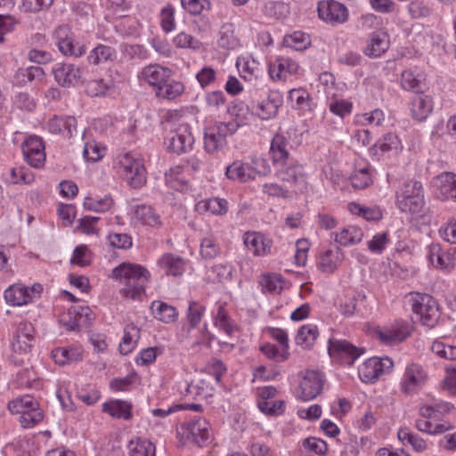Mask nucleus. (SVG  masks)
Segmentation results:
<instances>
[{"label": "nucleus", "instance_id": "nucleus-1", "mask_svg": "<svg viewBox=\"0 0 456 456\" xmlns=\"http://www.w3.org/2000/svg\"><path fill=\"white\" fill-rule=\"evenodd\" d=\"M230 112L234 118L230 121H215L204 129V149L211 155L217 154L226 149L228 137L232 136L238 129L248 123L252 114L248 107L242 104L234 105Z\"/></svg>", "mask_w": 456, "mask_h": 456}, {"label": "nucleus", "instance_id": "nucleus-2", "mask_svg": "<svg viewBox=\"0 0 456 456\" xmlns=\"http://www.w3.org/2000/svg\"><path fill=\"white\" fill-rule=\"evenodd\" d=\"M116 174L133 189L142 188L147 182V169L142 155L135 151L118 154L113 161Z\"/></svg>", "mask_w": 456, "mask_h": 456}, {"label": "nucleus", "instance_id": "nucleus-3", "mask_svg": "<svg viewBox=\"0 0 456 456\" xmlns=\"http://www.w3.org/2000/svg\"><path fill=\"white\" fill-rule=\"evenodd\" d=\"M395 206L412 217L420 216L425 206L422 183L416 180L404 182L395 191Z\"/></svg>", "mask_w": 456, "mask_h": 456}, {"label": "nucleus", "instance_id": "nucleus-4", "mask_svg": "<svg viewBox=\"0 0 456 456\" xmlns=\"http://www.w3.org/2000/svg\"><path fill=\"white\" fill-rule=\"evenodd\" d=\"M412 311L419 316L423 325L433 328L440 318L436 300L427 293H410Z\"/></svg>", "mask_w": 456, "mask_h": 456}, {"label": "nucleus", "instance_id": "nucleus-5", "mask_svg": "<svg viewBox=\"0 0 456 456\" xmlns=\"http://www.w3.org/2000/svg\"><path fill=\"white\" fill-rule=\"evenodd\" d=\"M254 163L260 168L257 169L241 160H235L226 167L225 175L232 181L248 183L254 180L256 175H266L271 172V167L265 159H258Z\"/></svg>", "mask_w": 456, "mask_h": 456}, {"label": "nucleus", "instance_id": "nucleus-6", "mask_svg": "<svg viewBox=\"0 0 456 456\" xmlns=\"http://www.w3.org/2000/svg\"><path fill=\"white\" fill-rule=\"evenodd\" d=\"M55 35L58 49L63 55L79 58L86 53V45L75 39L69 26L58 27Z\"/></svg>", "mask_w": 456, "mask_h": 456}, {"label": "nucleus", "instance_id": "nucleus-7", "mask_svg": "<svg viewBox=\"0 0 456 456\" xmlns=\"http://www.w3.org/2000/svg\"><path fill=\"white\" fill-rule=\"evenodd\" d=\"M299 63L288 56H278L268 63V75L273 82H285L299 73Z\"/></svg>", "mask_w": 456, "mask_h": 456}, {"label": "nucleus", "instance_id": "nucleus-8", "mask_svg": "<svg viewBox=\"0 0 456 456\" xmlns=\"http://www.w3.org/2000/svg\"><path fill=\"white\" fill-rule=\"evenodd\" d=\"M24 160L34 168L45 166L46 154L43 139L37 135L28 136L21 144Z\"/></svg>", "mask_w": 456, "mask_h": 456}, {"label": "nucleus", "instance_id": "nucleus-9", "mask_svg": "<svg viewBox=\"0 0 456 456\" xmlns=\"http://www.w3.org/2000/svg\"><path fill=\"white\" fill-rule=\"evenodd\" d=\"M318 17L331 25L343 24L349 17L346 6L335 0H322L317 5Z\"/></svg>", "mask_w": 456, "mask_h": 456}, {"label": "nucleus", "instance_id": "nucleus-10", "mask_svg": "<svg viewBox=\"0 0 456 456\" xmlns=\"http://www.w3.org/2000/svg\"><path fill=\"white\" fill-rule=\"evenodd\" d=\"M194 136L188 124L179 125L167 138L166 144L169 151L176 154L187 152L192 149Z\"/></svg>", "mask_w": 456, "mask_h": 456}, {"label": "nucleus", "instance_id": "nucleus-11", "mask_svg": "<svg viewBox=\"0 0 456 456\" xmlns=\"http://www.w3.org/2000/svg\"><path fill=\"white\" fill-rule=\"evenodd\" d=\"M324 378L319 371L306 370L299 383L297 396L302 401H310L322 390Z\"/></svg>", "mask_w": 456, "mask_h": 456}, {"label": "nucleus", "instance_id": "nucleus-12", "mask_svg": "<svg viewBox=\"0 0 456 456\" xmlns=\"http://www.w3.org/2000/svg\"><path fill=\"white\" fill-rule=\"evenodd\" d=\"M403 148V142L397 134L387 133L369 148V154L373 159L380 160L387 154H398Z\"/></svg>", "mask_w": 456, "mask_h": 456}, {"label": "nucleus", "instance_id": "nucleus-13", "mask_svg": "<svg viewBox=\"0 0 456 456\" xmlns=\"http://www.w3.org/2000/svg\"><path fill=\"white\" fill-rule=\"evenodd\" d=\"M178 434L199 446H203L210 438L209 423L205 419L197 418L183 424Z\"/></svg>", "mask_w": 456, "mask_h": 456}, {"label": "nucleus", "instance_id": "nucleus-14", "mask_svg": "<svg viewBox=\"0 0 456 456\" xmlns=\"http://www.w3.org/2000/svg\"><path fill=\"white\" fill-rule=\"evenodd\" d=\"M111 276L116 281H149L150 272L142 265L134 263H121L111 272Z\"/></svg>", "mask_w": 456, "mask_h": 456}, {"label": "nucleus", "instance_id": "nucleus-15", "mask_svg": "<svg viewBox=\"0 0 456 456\" xmlns=\"http://www.w3.org/2000/svg\"><path fill=\"white\" fill-rule=\"evenodd\" d=\"M55 81L63 87L76 86L83 83V70L71 63H56L53 68Z\"/></svg>", "mask_w": 456, "mask_h": 456}, {"label": "nucleus", "instance_id": "nucleus-16", "mask_svg": "<svg viewBox=\"0 0 456 456\" xmlns=\"http://www.w3.org/2000/svg\"><path fill=\"white\" fill-rule=\"evenodd\" d=\"M344 252L338 246L322 248L316 258L317 269L324 273H332L342 264Z\"/></svg>", "mask_w": 456, "mask_h": 456}, {"label": "nucleus", "instance_id": "nucleus-17", "mask_svg": "<svg viewBox=\"0 0 456 456\" xmlns=\"http://www.w3.org/2000/svg\"><path fill=\"white\" fill-rule=\"evenodd\" d=\"M393 365V361L389 357H372L364 362L359 369V375L362 381L373 382L383 373L390 371Z\"/></svg>", "mask_w": 456, "mask_h": 456}, {"label": "nucleus", "instance_id": "nucleus-18", "mask_svg": "<svg viewBox=\"0 0 456 456\" xmlns=\"http://www.w3.org/2000/svg\"><path fill=\"white\" fill-rule=\"evenodd\" d=\"M426 380L427 374L422 367L417 363H411L405 369L401 382L402 392L406 395L416 394L425 385Z\"/></svg>", "mask_w": 456, "mask_h": 456}, {"label": "nucleus", "instance_id": "nucleus-19", "mask_svg": "<svg viewBox=\"0 0 456 456\" xmlns=\"http://www.w3.org/2000/svg\"><path fill=\"white\" fill-rule=\"evenodd\" d=\"M363 353L362 348L353 346L346 340L330 339L329 354L331 357L351 365Z\"/></svg>", "mask_w": 456, "mask_h": 456}, {"label": "nucleus", "instance_id": "nucleus-20", "mask_svg": "<svg viewBox=\"0 0 456 456\" xmlns=\"http://www.w3.org/2000/svg\"><path fill=\"white\" fill-rule=\"evenodd\" d=\"M432 185L437 199L443 201L456 200V173H441L433 178Z\"/></svg>", "mask_w": 456, "mask_h": 456}, {"label": "nucleus", "instance_id": "nucleus-21", "mask_svg": "<svg viewBox=\"0 0 456 456\" xmlns=\"http://www.w3.org/2000/svg\"><path fill=\"white\" fill-rule=\"evenodd\" d=\"M173 75V70L159 64H150L144 67L140 78L152 86L156 92L166 84Z\"/></svg>", "mask_w": 456, "mask_h": 456}, {"label": "nucleus", "instance_id": "nucleus-22", "mask_svg": "<svg viewBox=\"0 0 456 456\" xmlns=\"http://www.w3.org/2000/svg\"><path fill=\"white\" fill-rule=\"evenodd\" d=\"M411 325L403 323L395 330L381 327H373L370 330V335L376 338L384 345H395L404 340L411 333Z\"/></svg>", "mask_w": 456, "mask_h": 456}, {"label": "nucleus", "instance_id": "nucleus-23", "mask_svg": "<svg viewBox=\"0 0 456 456\" xmlns=\"http://www.w3.org/2000/svg\"><path fill=\"white\" fill-rule=\"evenodd\" d=\"M243 241L250 252L255 256H265L271 252L272 240L256 232H247L243 235Z\"/></svg>", "mask_w": 456, "mask_h": 456}, {"label": "nucleus", "instance_id": "nucleus-24", "mask_svg": "<svg viewBox=\"0 0 456 456\" xmlns=\"http://www.w3.org/2000/svg\"><path fill=\"white\" fill-rule=\"evenodd\" d=\"M188 260L180 256L165 253L158 260V266L166 275L181 276L186 270Z\"/></svg>", "mask_w": 456, "mask_h": 456}, {"label": "nucleus", "instance_id": "nucleus-25", "mask_svg": "<svg viewBox=\"0 0 456 456\" xmlns=\"http://www.w3.org/2000/svg\"><path fill=\"white\" fill-rule=\"evenodd\" d=\"M42 287H8L4 293L7 303L23 305L29 303L36 293H40Z\"/></svg>", "mask_w": 456, "mask_h": 456}, {"label": "nucleus", "instance_id": "nucleus-26", "mask_svg": "<svg viewBox=\"0 0 456 456\" xmlns=\"http://www.w3.org/2000/svg\"><path fill=\"white\" fill-rule=\"evenodd\" d=\"M427 258L433 267L442 271H450L454 265L452 256L443 250L439 244H431L428 247Z\"/></svg>", "mask_w": 456, "mask_h": 456}, {"label": "nucleus", "instance_id": "nucleus-27", "mask_svg": "<svg viewBox=\"0 0 456 456\" xmlns=\"http://www.w3.org/2000/svg\"><path fill=\"white\" fill-rule=\"evenodd\" d=\"M388 48L389 35L386 30L379 29L370 35L364 53L367 56L377 58L386 53Z\"/></svg>", "mask_w": 456, "mask_h": 456}, {"label": "nucleus", "instance_id": "nucleus-28", "mask_svg": "<svg viewBox=\"0 0 456 456\" xmlns=\"http://www.w3.org/2000/svg\"><path fill=\"white\" fill-rule=\"evenodd\" d=\"M331 237L338 245L351 247L359 244L362 240L364 232L361 227L349 224L333 232Z\"/></svg>", "mask_w": 456, "mask_h": 456}, {"label": "nucleus", "instance_id": "nucleus-29", "mask_svg": "<svg viewBox=\"0 0 456 456\" xmlns=\"http://www.w3.org/2000/svg\"><path fill=\"white\" fill-rule=\"evenodd\" d=\"M228 209V201L219 197L201 200L195 204V210L200 215L224 216Z\"/></svg>", "mask_w": 456, "mask_h": 456}, {"label": "nucleus", "instance_id": "nucleus-30", "mask_svg": "<svg viewBox=\"0 0 456 456\" xmlns=\"http://www.w3.org/2000/svg\"><path fill=\"white\" fill-rule=\"evenodd\" d=\"M327 107L330 113L341 119L350 116L354 110V104L350 100L329 91L327 92Z\"/></svg>", "mask_w": 456, "mask_h": 456}, {"label": "nucleus", "instance_id": "nucleus-31", "mask_svg": "<svg viewBox=\"0 0 456 456\" xmlns=\"http://www.w3.org/2000/svg\"><path fill=\"white\" fill-rule=\"evenodd\" d=\"M83 207L89 211L103 213L111 211L115 207V201L110 194L102 196L89 193L83 201Z\"/></svg>", "mask_w": 456, "mask_h": 456}, {"label": "nucleus", "instance_id": "nucleus-32", "mask_svg": "<svg viewBox=\"0 0 456 456\" xmlns=\"http://www.w3.org/2000/svg\"><path fill=\"white\" fill-rule=\"evenodd\" d=\"M289 141L281 134H276L271 142L270 156L274 166L283 167L288 159L289 153L288 151Z\"/></svg>", "mask_w": 456, "mask_h": 456}, {"label": "nucleus", "instance_id": "nucleus-33", "mask_svg": "<svg viewBox=\"0 0 456 456\" xmlns=\"http://www.w3.org/2000/svg\"><path fill=\"white\" fill-rule=\"evenodd\" d=\"M46 127L52 134L66 133L70 136L77 129V119L73 116H53L46 123Z\"/></svg>", "mask_w": 456, "mask_h": 456}, {"label": "nucleus", "instance_id": "nucleus-34", "mask_svg": "<svg viewBox=\"0 0 456 456\" xmlns=\"http://www.w3.org/2000/svg\"><path fill=\"white\" fill-rule=\"evenodd\" d=\"M433 99L429 95L418 94L411 103L412 117L419 121L426 119L433 110Z\"/></svg>", "mask_w": 456, "mask_h": 456}, {"label": "nucleus", "instance_id": "nucleus-35", "mask_svg": "<svg viewBox=\"0 0 456 456\" xmlns=\"http://www.w3.org/2000/svg\"><path fill=\"white\" fill-rule=\"evenodd\" d=\"M281 105V99L277 94H268L265 100L258 102L256 107V113L261 119H270L273 118L279 107Z\"/></svg>", "mask_w": 456, "mask_h": 456}, {"label": "nucleus", "instance_id": "nucleus-36", "mask_svg": "<svg viewBox=\"0 0 456 456\" xmlns=\"http://www.w3.org/2000/svg\"><path fill=\"white\" fill-rule=\"evenodd\" d=\"M134 218L143 225L159 228L162 225L160 216L148 205H138L134 210Z\"/></svg>", "mask_w": 456, "mask_h": 456}, {"label": "nucleus", "instance_id": "nucleus-37", "mask_svg": "<svg viewBox=\"0 0 456 456\" xmlns=\"http://www.w3.org/2000/svg\"><path fill=\"white\" fill-rule=\"evenodd\" d=\"M373 173L374 170L370 164L355 168L349 177L352 186L357 190L370 187L373 183Z\"/></svg>", "mask_w": 456, "mask_h": 456}, {"label": "nucleus", "instance_id": "nucleus-38", "mask_svg": "<svg viewBox=\"0 0 456 456\" xmlns=\"http://www.w3.org/2000/svg\"><path fill=\"white\" fill-rule=\"evenodd\" d=\"M217 44L220 47L227 50H233L240 45V39L235 34L234 24L227 22L221 26Z\"/></svg>", "mask_w": 456, "mask_h": 456}, {"label": "nucleus", "instance_id": "nucleus-39", "mask_svg": "<svg viewBox=\"0 0 456 456\" xmlns=\"http://www.w3.org/2000/svg\"><path fill=\"white\" fill-rule=\"evenodd\" d=\"M165 179L167 184L173 190L184 191L188 189V179L185 175L184 167L182 166L171 167L165 174Z\"/></svg>", "mask_w": 456, "mask_h": 456}, {"label": "nucleus", "instance_id": "nucleus-40", "mask_svg": "<svg viewBox=\"0 0 456 456\" xmlns=\"http://www.w3.org/2000/svg\"><path fill=\"white\" fill-rule=\"evenodd\" d=\"M346 209L350 214L362 217L366 221H379L383 216L379 208L367 207L355 201L349 202Z\"/></svg>", "mask_w": 456, "mask_h": 456}, {"label": "nucleus", "instance_id": "nucleus-41", "mask_svg": "<svg viewBox=\"0 0 456 456\" xmlns=\"http://www.w3.org/2000/svg\"><path fill=\"white\" fill-rule=\"evenodd\" d=\"M132 405L122 400H113L104 403L102 411L109 413L113 418L129 419L132 417Z\"/></svg>", "mask_w": 456, "mask_h": 456}, {"label": "nucleus", "instance_id": "nucleus-42", "mask_svg": "<svg viewBox=\"0 0 456 456\" xmlns=\"http://www.w3.org/2000/svg\"><path fill=\"white\" fill-rule=\"evenodd\" d=\"M283 45L295 51H305L311 45V37L307 33L297 30L284 36Z\"/></svg>", "mask_w": 456, "mask_h": 456}, {"label": "nucleus", "instance_id": "nucleus-43", "mask_svg": "<svg viewBox=\"0 0 456 456\" xmlns=\"http://www.w3.org/2000/svg\"><path fill=\"white\" fill-rule=\"evenodd\" d=\"M175 47L182 50L199 52L203 48V43L186 31H180L172 39Z\"/></svg>", "mask_w": 456, "mask_h": 456}, {"label": "nucleus", "instance_id": "nucleus-44", "mask_svg": "<svg viewBox=\"0 0 456 456\" xmlns=\"http://www.w3.org/2000/svg\"><path fill=\"white\" fill-rule=\"evenodd\" d=\"M151 310L155 319L165 323L175 322L178 315L175 307L160 301L152 302Z\"/></svg>", "mask_w": 456, "mask_h": 456}, {"label": "nucleus", "instance_id": "nucleus-45", "mask_svg": "<svg viewBox=\"0 0 456 456\" xmlns=\"http://www.w3.org/2000/svg\"><path fill=\"white\" fill-rule=\"evenodd\" d=\"M140 338V329L134 323L127 324L124 329V337L119 344L120 354L126 355L134 348Z\"/></svg>", "mask_w": 456, "mask_h": 456}, {"label": "nucleus", "instance_id": "nucleus-46", "mask_svg": "<svg viewBox=\"0 0 456 456\" xmlns=\"http://www.w3.org/2000/svg\"><path fill=\"white\" fill-rule=\"evenodd\" d=\"M237 68L241 77L245 80L251 81L257 77L259 72V62L252 57H241L237 60Z\"/></svg>", "mask_w": 456, "mask_h": 456}, {"label": "nucleus", "instance_id": "nucleus-47", "mask_svg": "<svg viewBox=\"0 0 456 456\" xmlns=\"http://www.w3.org/2000/svg\"><path fill=\"white\" fill-rule=\"evenodd\" d=\"M232 266L230 265H216L208 272V280L212 283H227L232 281Z\"/></svg>", "mask_w": 456, "mask_h": 456}, {"label": "nucleus", "instance_id": "nucleus-48", "mask_svg": "<svg viewBox=\"0 0 456 456\" xmlns=\"http://www.w3.org/2000/svg\"><path fill=\"white\" fill-rule=\"evenodd\" d=\"M129 456H155V445L148 440L136 438L127 445Z\"/></svg>", "mask_w": 456, "mask_h": 456}, {"label": "nucleus", "instance_id": "nucleus-49", "mask_svg": "<svg viewBox=\"0 0 456 456\" xmlns=\"http://www.w3.org/2000/svg\"><path fill=\"white\" fill-rule=\"evenodd\" d=\"M116 55L115 50L108 45H98L88 54L87 61L90 64L99 65L112 60Z\"/></svg>", "mask_w": 456, "mask_h": 456}, {"label": "nucleus", "instance_id": "nucleus-50", "mask_svg": "<svg viewBox=\"0 0 456 456\" xmlns=\"http://www.w3.org/2000/svg\"><path fill=\"white\" fill-rule=\"evenodd\" d=\"M288 99L293 108L301 111H305L310 109V94L303 88L291 89L289 92Z\"/></svg>", "mask_w": 456, "mask_h": 456}, {"label": "nucleus", "instance_id": "nucleus-51", "mask_svg": "<svg viewBox=\"0 0 456 456\" xmlns=\"http://www.w3.org/2000/svg\"><path fill=\"white\" fill-rule=\"evenodd\" d=\"M5 176L6 180L13 184H30L35 180L34 174L24 167L10 168L5 174Z\"/></svg>", "mask_w": 456, "mask_h": 456}, {"label": "nucleus", "instance_id": "nucleus-52", "mask_svg": "<svg viewBox=\"0 0 456 456\" xmlns=\"http://www.w3.org/2000/svg\"><path fill=\"white\" fill-rule=\"evenodd\" d=\"M385 113L380 109H375L370 112L356 114L354 116L355 123L362 126H382L385 121Z\"/></svg>", "mask_w": 456, "mask_h": 456}, {"label": "nucleus", "instance_id": "nucleus-53", "mask_svg": "<svg viewBox=\"0 0 456 456\" xmlns=\"http://www.w3.org/2000/svg\"><path fill=\"white\" fill-rule=\"evenodd\" d=\"M92 261L93 252L86 245L80 244L74 248L70 257V264L80 267H86L90 265Z\"/></svg>", "mask_w": 456, "mask_h": 456}, {"label": "nucleus", "instance_id": "nucleus-54", "mask_svg": "<svg viewBox=\"0 0 456 456\" xmlns=\"http://www.w3.org/2000/svg\"><path fill=\"white\" fill-rule=\"evenodd\" d=\"M184 85L180 81H167L164 84L156 93L159 96L167 99L175 100L182 95L184 92Z\"/></svg>", "mask_w": 456, "mask_h": 456}, {"label": "nucleus", "instance_id": "nucleus-55", "mask_svg": "<svg viewBox=\"0 0 456 456\" xmlns=\"http://www.w3.org/2000/svg\"><path fill=\"white\" fill-rule=\"evenodd\" d=\"M37 401L31 395H26L20 398L11 401L8 403V409L12 413L20 414L24 411L37 407Z\"/></svg>", "mask_w": 456, "mask_h": 456}, {"label": "nucleus", "instance_id": "nucleus-56", "mask_svg": "<svg viewBox=\"0 0 456 456\" xmlns=\"http://www.w3.org/2000/svg\"><path fill=\"white\" fill-rule=\"evenodd\" d=\"M398 439L403 444L408 443L416 452H423L427 449V443L418 435L411 433L408 428H401L397 433Z\"/></svg>", "mask_w": 456, "mask_h": 456}, {"label": "nucleus", "instance_id": "nucleus-57", "mask_svg": "<svg viewBox=\"0 0 456 456\" xmlns=\"http://www.w3.org/2000/svg\"><path fill=\"white\" fill-rule=\"evenodd\" d=\"M317 337L318 329L315 325H304L297 331L296 342L297 345H305V347H310Z\"/></svg>", "mask_w": 456, "mask_h": 456}, {"label": "nucleus", "instance_id": "nucleus-58", "mask_svg": "<svg viewBox=\"0 0 456 456\" xmlns=\"http://www.w3.org/2000/svg\"><path fill=\"white\" fill-rule=\"evenodd\" d=\"M175 9L171 4L164 6L159 13V24L162 30L170 33L175 29Z\"/></svg>", "mask_w": 456, "mask_h": 456}, {"label": "nucleus", "instance_id": "nucleus-59", "mask_svg": "<svg viewBox=\"0 0 456 456\" xmlns=\"http://www.w3.org/2000/svg\"><path fill=\"white\" fill-rule=\"evenodd\" d=\"M52 356L57 364L64 365L68 362H77L82 355L77 349L56 348L52 352Z\"/></svg>", "mask_w": 456, "mask_h": 456}, {"label": "nucleus", "instance_id": "nucleus-60", "mask_svg": "<svg viewBox=\"0 0 456 456\" xmlns=\"http://www.w3.org/2000/svg\"><path fill=\"white\" fill-rule=\"evenodd\" d=\"M106 153V148L95 141L85 143L83 155L87 161L97 162L101 160Z\"/></svg>", "mask_w": 456, "mask_h": 456}, {"label": "nucleus", "instance_id": "nucleus-61", "mask_svg": "<svg viewBox=\"0 0 456 456\" xmlns=\"http://www.w3.org/2000/svg\"><path fill=\"white\" fill-rule=\"evenodd\" d=\"M220 253V248L213 236H208L201 240L200 254L205 259H213Z\"/></svg>", "mask_w": 456, "mask_h": 456}, {"label": "nucleus", "instance_id": "nucleus-62", "mask_svg": "<svg viewBox=\"0 0 456 456\" xmlns=\"http://www.w3.org/2000/svg\"><path fill=\"white\" fill-rule=\"evenodd\" d=\"M278 176L285 182L296 183L303 177V167L298 164L289 165L278 171Z\"/></svg>", "mask_w": 456, "mask_h": 456}, {"label": "nucleus", "instance_id": "nucleus-63", "mask_svg": "<svg viewBox=\"0 0 456 456\" xmlns=\"http://www.w3.org/2000/svg\"><path fill=\"white\" fill-rule=\"evenodd\" d=\"M19 422L24 428H29L39 423L43 419V412L39 409V404L34 409L19 414Z\"/></svg>", "mask_w": 456, "mask_h": 456}, {"label": "nucleus", "instance_id": "nucleus-64", "mask_svg": "<svg viewBox=\"0 0 456 456\" xmlns=\"http://www.w3.org/2000/svg\"><path fill=\"white\" fill-rule=\"evenodd\" d=\"M45 77L44 69L37 66H31L27 69H20L16 73V78L20 83L42 80Z\"/></svg>", "mask_w": 456, "mask_h": 456}]
</instances>
